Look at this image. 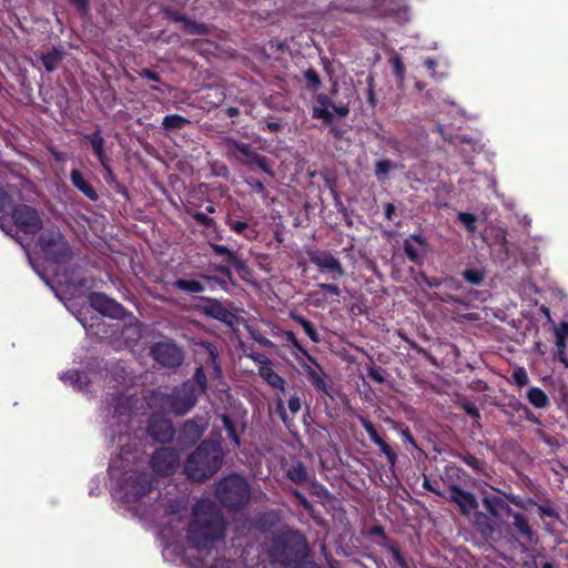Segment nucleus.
<instances>
[{
	"mask_svg": "<svg viewBox=\"0 0 568 568\" xmlns=\"http://www.w3.org/2000/svg\"><path fill=\"white\" fill-rule=\"evenodd\" d=\"M222 517L211 500H201L193 509L187 538L196 548H210L223 536Z\"/></svg>",
	"mask_w": 568,
	"mask_h": 568,
	"instance_id": "1",
	"label": "nucleus"
},
{
	"mask_svg": "<svg viewBox=\"0 0 568 568\" xmlns=\"http://www.w3.org/2000/svg\"><path fill=\"white\" fill-rule=\"evenodd\" d=\"M132 453L124 448L121 449L120 457L113 459L110 465V473L113 477L120 471H124L120 481L121 498L126 503H134L145 496L152 487L151 480L146 474L138 473L135 469H129L138 459L131 456Z\"/></svg>",
	"mask_w": 568,
	"mask_h": 568,
	"instance_id": "2",
	"label": "nucleus"
},
{
	"mask_svg": "<svg viewBox=\"0 0 568 568\" xmlns=\"http://www.w3.org/2000/svg\"><path fill=\"white\" fill-rule=\"evenodd\" d=\"M222 449L216 443H202L189 457L185 473L189 478L201 481L212 476L221 466Z\"/></svg>",
	"mask_w": 568,
	"mask_h": 568,
	"instance_id": "3",
	"label": "nucleus"
},
{
	"mask_svg": "<svg viewBox=\"0 0 568 568\" xmlns=\"http://www.w3.org/2000/svg\"><path fill=\"white\" fill-rule=\"evenodd\" d=\"M483 505L488 514L475 513V525L485 536H493L500 529L499 516L503 511L511 514L509 505L500 497L485 494Z\"/></svg>",
	"mask_w": 568,
	"mask_h": 568,
	"instance_id": "4",
	"label": "nucleus"
},
{
	"mask_svg": "<svg viewBox=\"0 0 568 568\" xmlns=\"http://www.w3.org/2000/svg\"><path fill=\"white\" fill-rule=\"evenodd\" d=\"M216 494L226 507H240L250 497L247 483L240 476H231L220 481Z\"/></svg>",
	"mask_w": 568,
	"mask_h": 568,
	"instance_id": "5",
	"label": "nucleus"
},
{
	"mask_svg": "<svg viewBox=\"0 0 568 568\" xmlns=\"http://www.w3.org/2000/svg\"><path fill=\"white\" fill-rule=\"evenodd\" d=\"M197 396L194 383H184L174 390L172 397L166 398L163 395H155L153 400L155 403L165 402V409L168 412L183 415L195 405Z\"/></svg>",
	"mask_w": 568,
	"mask_h": 568,
	"instance_id": "6",
	"label": "nucleus"
},
{
	"mask_svg": "<svg viewBox=\"0 0 568 568\" xmlns=\"http://www.w3.org/2000/svg\"><path fill=\"white\" fill-rule=\"evenodd\" d=\"M39 245L49 261L54 263L67 262L72 256V251L59 232H45L39 239Z\"/></svg>",
	"mask_w": 568,
	"mask_h": 568,
	"instance_id": "7",
	"label": "nucleus"
},
{
	"mask_svg": "<svg viewBox=\"0 0 568 568\" xmlns=\"http://www.w3.org/2000/svg\"><path fill=\"white\" fill-rule=\"evenodd\" d=\"M17 226L24 233L34 234L42 227V220L38 212L29 205H20L12 212Z\"/></svg>",
	"mask_w": 568,
	"mask_h": 568,
	"instance_id": "8",
	"label": "nucleus"
},
{
	"mask_svg": "<svg viewBox=\"0 0 568 568\" xmlns=\"http://www.w3.org/2000/svg\"><path fill=\"white\" fill-rule=\"evenodd\" d=\"M372 11L376 18L393 20L397 23L407 20V8L397 0H377Z\"/></svg>",
	"mask_w": 568,
	"mask_h": 568,
	"instance_id": "9",
	"label": "nucleus"
},
{
	"mask_svg": "<svg viewBox=\"0 0 568 568\" xmlns=\"http://www.w3.org/2000/svg\"><path fill=\"white\" fill-rule=\"evenodd\" d=\"M154 359L162 366L175 367L183 361L182 351L173 343H158L152 348Z\"/></svg>",
	"mask_w": 568,
	"mask_h": 568,
	"instance_id": "10",
	"label": "nucleus"
},
{
	"mask_svg": "<svg viewBox=\"0 0 568 568\" xmlns=\"http://www.w3.org/2000/svg\"><path fill=\"white\" fill-rule=\"evenodd\" d=\"M310 258L321 272L328 273L332 280H337L345 274L341 262L328 252H315Z\"/></svg>",
	"mask_w": 568,
	"mask_h": 568,
	"instance_id": "11",
	"label": "nucleus"
},
{
	"mask_svg": "<svg viewBox=\"0 0 568 568\" xmlns=\"http://www.w3.org/2000/svg\"><path fill=\"white\" fill-rule=\"evenodd\" d=\"M179 460L180 457L174 449L162 447L154 454L152 466L158 474L169 475L178 467Z\"/></svg>",
	"mask_w": 568,
	"mask_h": 568,
	"instance_id": "12",
	"label": "nucleus"
},
{
	"mask_svg": "<svg viewBox=\"0 0 568 568\" xmlns=\"http://www.w3.org/2000/svg\"><path fill=\"white\" fill-rule=\"evenodd\" d=\"M90 305L102 315L119 318L123 315V308L115 301L109 298L104 294L94 293L89 297Z\"/></svg>",
	"mask_w": 568,
	"mask_h": 568,
	"instance_id": "13",
	"label": "nucleus"
},
{
	"mask_svg": "<svg viewBox=\"0 0 568 568\" xmlns=\"http://www.w3.org/2000/svg\"><path fill=\"white\" fill-rule=\"evenodd\" d=\"M163 13L168 20H171L173 22H182L183 27H184V31L190 34H197V36L210 34V28L205 23H201V22L191 20L185 14H183L176 10L164 9Z\"/></svg>",
	"mask_w": 568,
	"mask_h": 568,
	"instance_id": "14",
	"label": "nucleus"
},
{
	"mask_svg": "<svg viewBox=\"0 0 568 568\" xmlns=\"http://www.w3.org/2000/svg\"><path fill=\"white\" fill-rule=\"evenodd\" d=\"M448 499L455 503L463 515L468 516L477 508V500L475 496L468 491L462 490L460 488L453 486L449 488Z\"/></svg>",
	"mask_w": 568,
	"mask_h": 568,
	"instance_id": "15",
	"label": "nucleus"
},
{
	"mask_svg": "<svg viewBox=\"0 0 568 568\" xmlns=\"http://www.w3.org/2000/svg\"><path fill=\"white\" fill-rule=\"evenodd\" d=\"M150 435L158 442H168L173 437V427L170 420L163 416H154L148 427Z\"/></svg>",
	"mask_w": 568,
	"mask_h": 568,
	"instance_id": "16",
	"label": "nucleus"
},
{
	"mask_svg": "<svg viewBox=\"0 0 568 568\" xmlns=\"http://www.w3.org/2000/svg\"><path fill=\"white\" fill-rule=\"evenodd\" d=\"M204 312L209 316L230 326L233 325L236 321V315L216 300L209 301V303L204 306Z\"/></svg>",
	"mask_w": 568,
	"mask_h": 568,
	"instance_id": "17",
	"label": "nucleus"
},
{
	"mask_svg": "<svg viewBox=\"0 0 568 568\" xmlns=\"http://www.w3.org/2000/svg\"><path fill=\"white\" fill-rule=\"evenodd\" d=\"M186 513V508L182 501H180L176 506H172L170 511L166 515V519L163 523V529L161 534L163 537L169 538L172 532L180 529L182 518Z\"/></svg>",
	"mask_w": 568,
	"mask_h": 568,
	"instance_id": "18",
	"label": "nucleus"
},
{
	"mask_svg": "<svg viewBox=\"0 0 568 568\" xmlns=\"http://www.w3.org/2000/svg\"><path fill=\"white\" fill-rule=\"evenodd\" d=\"M64 54H65V52L61 47L60 48L53 47L49 52L41 53L39 58H40L44 69L48 72H53L60 65L61 61L64 58Z\"/></svg>",
	"mask_w": 568,
	"mask_h": 568,
	"instance_id": "19",
	"label": "nucleus"
},
{
	"mask_svg": "<svg viewBox=\"0 0 568 568\" xmlns=\"http://www.w3.org/2000/svg\"><path fill=\"white\" fill-rule=\"evenodd\" d=\"M404 250L407 256L416 262L425 253V242L418 235H412L404 242Z\"/></svg>",
	"mask_w": 568,
	"mask_h": 568,
	"instance_id": "20",
	"label": "nucleus"
},
{
	"mask_svg": "<svg viewBox=\"0 0 568 568\" xmlns=\"http://www.w3.org/2000/svg\"><path fill=\"white\" fill-rule=\"evenodd\" d=\"M258 374L273 388L284 392L285 381L274 372L270 362L260 366Z\"/></svg>",
	"mask_w": 568,
	"mask_h": 568,
	"instance_id": "21",
	"label": "nucleus"
},
{
	"mask_svg": "<svg viewBox=\"0 0 568 568\" xmlns=\"http://www.w3.org/2000/svg\"><path fill=\"white\" fill-rule=\"evenodd\" d=\"M132 410V399L130 397H120L114 404V418L119 423H126L130 419Z\"/></svg>",
	"mask_w": 568,
	"mask_h": 568,
	"instance_id": "22",
	"label": "nucleus"
},
{
	"mask_svg": "<svg viewBox=\"0 0 568 568\" xmlns=\"http://www.w3.org/2000/svg\"><path fill=\"white\" fill-rule=\"evenodd\" d=\"M317 102L324 106H329L333 111V114L338 116H346L349 113V104L348 102H334L325 94H320L317 97Z\"/></svg>",
	"mask_w": 568,
	"mask_h": 568,
	"instance_id": "23",
	"label": "nucleus"
},
{
	"mask_svg": "<svg viewBox=\"0 0 568 568\" xmlns=\"http://www.w3.org/2000/svg\"><path fill=\"white\" fill-rule=\"evenodd\" d=\"M71 181H72L73 185L78 190H80L83 194H85L89 199H91V200L97 199V193L94 192L92 186L85 181V179L83 178V175L81 174L80 171L73 170L71 172Z\"/></svg>",
	"mask_w": 568,
	"mask_h": 568,
	"instance_id": "24",
	"label": "nucleus"
},
{
	"mask_svg": "<svg viewBox=\"0 0 568 568\" xmlns=\"http://www.w3.org/2000/svg\"><path fill=\"white\" fill-rule=\"evenodd\" d=\"M527 397L530 404L537 408H544L549 404L547 395L538 387H531L527 393Z\"/></svg>",
	"mask_w": 568,
	"mask_h": 568,
	"instance_id": "25",
	"label": "nucleus"
},
{
	"mask_svg": "<svg viewBox=\"0 0 568 568\" xmlns=\"http://www.w3.org/2000/svg\"><path fill=\"white\" fill-rule=\"evenodd\" d=\"M186 123H189V120L180 114H169L164 116L162 121V125L165 130L181 129Z\"/></svg>",
	"mask_w": 568,
	"mask_h": 568,
	"instance_id": "26",
	"label": "nucleus"
},
{
	"mask_svg": "<svg viewBox=\"0 0 568 568\" xmlns=\"http://www.w3.org/2000/svg\"><path fill=\"white\" fill-rule=\"evenodd\" d=\"M173 285L189 293H201L204 291L203 284L194 280H178Z\"/></svg>",
	"mask_w": 568,
	"mask_h": 568,
	"instance_id": "27",
	"label": "nucleus"
},
{
	"mask_svg": "<svg viewBox=\"0 0 568 568\" xmlns=\"http://www.w3.org/2000/svg\"><path fill=\"white\" fill-rule=\"evenodd\" d=\"M510 516H513L514 518V526L517 528V530L523 535V536H526L528 538L531 537V529L526 520V518L520 515V514H517V513H514L511 510V514H509Z\"/></svg>",
	"mask_w": 568,
	"mask_h": 568,
	"instance_id": "28",
	"label": "nucleus"
},
{
	"mask_svg": "<svg viewBox=\"0 0 568 568\" xmlns=\"http://www.w3.org/2000/svg\"><path fill=\"white\" fill-rule=\"evenodd\" d=\"M306 373H307V377L310 379V382L318 389V390H322L324 393L327 392V385H326V382L324 381V378L321 376V374L312 368L311 366H307L306 367Z\"/></svg>",
	"mask_w": 568,
	"mask_h": 568,
	"instance_id": "29",
	"label": "nucleus"
},
{
	"mask_svg": "<svg viewBox=\"0 0 568 568\" xmlns=\"http://www.w3.org/2000/svg\"><path fill=\"white\" fill-rule=\"evenodd\" d=\"M304 79L306 81V87L313 91H316L321 87V78L317 71L313 68L307 69L304 72Z\"/></svg>",
	"mask_w": 568,
	"mask_h": 568,
	"instance_id": "30",
	"label": "nucleus"
},
{
	"mask_svg": "<svg viewBox=\"0 0 568 568\" xmlns=\"http://www.w3.org/2000/svg\"><path fill=\"white\" fill-rule=\"evenodd\" d=\"M389 62L392 64L394 75L399 81H403L405 79L406 69L400 55L395 54L394 57L390 58Z\"/></svg>",
	"mask_w": 568,
	"mask_h": 568,
	"instance_id": "31",
	"label": "nucleus"
},
{
	"mask_svg": "<svg viewBox=\"0 0 568 568\" xmlns=\"http://www.w3.org/2000/svg\"><path fill=\"white\" fill-rule=\"evenodd\" d=\"M187 383H194L196 387V394L203 393L206 388V376L202 367H199L194 374V381Z\"/></svg>",
	"mask_w": 568,
	"mask_h": 568,
	"instance_id": "32",
	"label": "nucleus"
},
{
	"mask_svg": "<svg viewBox=\"0 0 568 568\" xmlns=\"http://www.w3.org/2000/svg\"><path fill=\"white\" fill-rule=\"evenodd\" d=\"M61 378L69 381L72 385L77 386L78 388L87 386V381L79 372L75 371L64 374Z\"/></svg>",
	"mask_w": 568,
	"mask_h": 568,
	"instance_id": "33",
	"label": "nucleus"
},
{
	"mask_svg": "<svg viewBox=\"0 0 568 568\" xmlns=\"http://www.w3.org/2000/svg\"><path fill=\"white\" fill-rule=\"evenodd\" d=\"M514 383L518 386H525L529 383V377L524 367H517L511 374Z\"/></svg>",
	"mask_w": 568,
	"mask_h": 568,
	"instance_id": "34",
	"label": "nucleus"
},
{
	"mask_svg": "<svg viewBox=\"0 0 568 568\" xmlns=\"http://www.w3.org/2000/svg\"><path fill=\"white\" fill-rule=\"evenodd\" d=\"M394 168L393 163L388 160H381L376 163V176L382 180Z\"/></svg>",
	"mask_w": 568,
	"mask_h": 568,
	"instance_id": "35",
	"label": "nucleus"
},
{
	"mask_svg": "<svg viewBox=\"0 0 568 568\" xmlns=\"http://www.w3.org/2000/svg\"><path fill=\"white\" fill-rule=\"evenodd\" d=\"M12 199L8 195L7 192L0 189V212L12 214Z\"/></svg>",
	"mask_w": 568,
	"mask_h": 568,
	"instance_id": "36",
	"label": "nucleus"
},
{
	"mask_svg": "<svg viewBox=\"0 0 568 568\" xmlns=\"http://www.w3.org/2000/svg\"><path fill=\"white\" fill-rule=\"evenodd\" d=\"M374 87H375L374 78L373 77H368L367 78L366 100H367V103L369 104V106L372 109H374L376 106V104H377Z\"/></svg>",
	"mask_w": 568,
	"mask_h": 568,
	"instance_id": "37",
	"label": "nucleus"
},
{
	"mask_svg": "<svg viewBox=\"0 0 568 568\" xmlns=\"http://www.w3.org/2000/svg\"><path fill=\"white\" fill-rule=\"evenodd\" d=\"M464 278L471 284L478 285L481 283L484 274L479 270H466L464 272Z\"/></svg>",
	"mask_w": 568,
	"mask_h": 568,
	"instance_id": "38",
	"label": "nucleus"
},
{
	"mask_svg": "<svg viewBox=\"0 0 568 568\" xmlns=\"http://www.w3.org/2000/svg\"><path fill=\"white\" fill-rule=\"evenodd\" d=\"M376 445L379 447L381 452L387 457L389 464L394 465L396 463L397 456L395 452L390 448V446L386 444L383 439H381Z\"/></svg>",
	"mask_w": 568,
	"mask_h": 568,
	"instance_id": "39",
	"label": "nucleus"
},
{
	"mask_svg": "<svg viewBox=\"0 0 568 568\" xmlns=\"http://www.w3.org/2000/svg\"><path fill=\"white\" fill-rule=\"evenodd\" d=\"M361 423L363 425V427L365 428V430L367 432V434L369 435V438L375 443L377 444L382 438L379 437V435L377 434L374 425L372 422H369L368 419L366 418H361Z\"/></svg>",
	"mask_w": 568,
	"mask_h": 568,
	"instance_id": "40",
	"label": "nucleus"
},
{
	"mask_svg": "<svg viewBox=\"0 0 568 568\" xmlns=\"http://www.w3.org/2000/svg\"><path fill=\"white\" fill-rule=\"evenodd\" d=\"M458 220L468 229L469 232H475L476 217L470 213H459Z\"/></svg>",
	"mask_w": 568,
	"mask_h": 568,
	"instance_id": "41",
	"label": "nucleus"
},
{
	"mask_svg": "<svg viewBox=\"0 0 568 568\" xmlns=\"http://www.w3.org/2000/svg\"><path fill=\"white\" fill-rule=\"evenodd\" d=\"M329 109H331L329 106H324V105H323V108H315L314 116H316L318 119H323L326 122H329V121H332L333 115H334Z\"/></svg>",
	"mask_w": 568,
	"mask_h": 568,
	"instance_id": "42",
	"label": "nucleus"
},
{
	"mask_svg": "<svg viewBox=\"0 0 568 568\" xmlns=\"http://www.w3.org/2000/svg\"><path fill=\"white\" fill-rule=\"evenodd\" d=\"M74 6L81 16H87L90 11L89 0H69Z\"/></svg>",
	"mask_w": 568,
	"mask_h": 568,
	"instance_id": "43",
	"label": "nucleus"
},
{
	"mask_svg": "<svg viewBox=\"0 0 568 568\" xmlns=\"http://www.w3.org/2000/svg\"><path fill=\"white\" fill-rule=\"evenodd\" d=\"M139 75L143 79H148L156 83H162V78L160 74L151 69H142L139 71Z\"/></svg>",
	"mask_w": 568,
	"mask_h": 568,
	"instance_id": "44",
	"label": "nucleus"
},
{
	"mask_svg": "<svg viewBox=\"0 0 568 568\" xmlns=\"http://www.w3.org/2000/svg\"><path fill=\"white\" fill-rule=\"evenodd\" d=\"M298 323L302 325L304 332L314 341L317 342V334L312 324L303 317L298 318Z\"/></svg>",
	"mask_w": 568,
	"mask_h": 568,
	"instance_id": "45",
	"label": "nucleus"
},
{
	"mask_svg": "<svg viewBox=\"0 0 568 568\" xmlns=\"http://www.w3.org/2000/svg\"><path fill=\"white\" fill-rule=\"evenodd\" d=\"M556 338H568V323L561 322L554 327Z\"/></svg>",
	"mask_w": 568,
	"mask_h": 568,
	"instance_id": "46",
	"label": "nucleus"
},
{
	"mask_svg": "<svg viewBox=\"0 0 568 568\" xmlns=\"http://www.w3.org/2000/svg\"><path fill=\"white\" fill-rule=\"evenodd\" d=\"M438 65V62L436 59L434 58H430V57H427L425 60H424V67L430 72L432 77L437 80L438 77H437V72H436V68Z\"/></svg>",
	"mask_w": 568,
	"mask_h": 568,
	"instance_id": "47",
	"label": "nucleus"
},
{
	"mask_svg": "<svg viewBox=\"0 0 568 568\" xmlns=\"http://www.w3.org/2000/svg\"><path fill=\"white\" fill-rule=\"evenodd\" d=\"M230 262L242 274H247L248 273V268H247L246 263L243 260H241L236 254H234V256H232Z\"/></svg>",
	"mask_w": 568,
	"mask_h": 568,
	"instance_id": "48",
	"label": "nucleus"
},
{
	"mask_svg": "<svg viewBox=\"0 0 568 568\" xmlns=\"http://www.w3.org/2000/svg\"><path fill=\"white\" fill-rule=\"evenodd\" d=\"M213 251L219 255H224L230 261L232 256H234V252L230 251L227 247L220 245V244H213L212 245Z\"/></svg>",
	"mask_w": 568,
	"mask_h": 568,
	"instance_id": "49",
	"label": "nucleus"
},
{
	"mask_svg": "<svg viewBox=\"0 0 568 568\" xmlns=\"http://www.w3.org/2000/svg\"><path fill=\"white\" fill-rule=\"evenodd\" d=\"M222 419H223V424H224L225 428L229 432L230 437L233 438L236 444H239L237 435H236L234 428L231 425L230 418L227 416H223Z\"/></svg>",
	"mask_w": 568,
	"mask_h": 568,
	"instance_id": "50",
	"label": "nucleus"
},
{
	"mask_svg": "<svg viewBox=\"0 0 568 568\" xmlns=\"http://www.w3.org/2000/svg\"><path fill=\"white\" fill-rule=\"evenodd\" d=\"M288 408L292 414H296L301 409V399L297 396H292L288 399Z\"/></svg>",
	"mask_w": 568,
	"mask_h": 568,
	"instance_id": "51",
	"label": "nucleus"
},
{
	"mask_svg": "<svg viewBox=\"0 0 568 568\" xmlns=\"http://www.w3.org/2000/svg\"><path fill=\"white\" fill-rule=\"evenodd\" d=\"M430 130L433 133H437L439 136H442L445 142H452V138L445 135L444 126L442 124H432Z\"/></svg>",
	"mask_w": 568,
	"mask_h": 568,
	"instance_id": "52",
	"label": "nucleus"
},
{
	"mask_svg": "<svg viewBox=\"0 0 568 568\" xmlns=\"http://www.w3.org/2000/svg\"><path fill=\"white\" fill-rule=\"evenodd\" d=\"M318 287L323 291H326L331 294H334V295H339L341 291L339 288L336 286V285H333V284H324V283H321L318 284Z\"/></svg>",
	"mask_w": 568,
	"mask_h": 568,
	"instance_id": "53",
	"label": "nucleus"
},
{
	"mask_svg": "<svg viewBox=\"0 0 568 568\" xmlns=\"http://www.w3.org/2000/svg\"><path fill=\"white\" fill-rule=\"evenodd\" d=\"M464 408L467 412V414L470 415L471 417L479 418L478 409L475 406H473L471 404L464 405Z\"/></svg>",
	"mask_w": 568,
	"mask_h": 568,
	"instance_id": "54",
	"label": "nucleus"
},
{
	"mask_svg": "<svg viewBox=\"0 0 568 568\" xmlns=\"http://www.w3.org/2000/svg\"><path fill=\"white\" fill-rule=\"evenodd\" d=\"M103 144H93V150L95 155L100 159L101 163L105 166L104 160H103Z\"/></svg>",
	"mask_w": 568,
	"mask_h": 568,
	"instance_id": "55",
	"label": "nucleus"
},
{
	"mask_svg": "<svg viewBox=\"0 0 568 568\" xmlns=\"http://www.w3.org/2000/svg\"><path fill=\"white\" fill-rule=\"evenodd\" d=\"M231 226L235 232L241 233L247 227V224L245 222L236 221V222H233L231 224Z\"/></svg>",
	"mask_w": 568,
	"mask_h": 568,
	"instance_id": "56",
	"label": "nucleus"
},
{
	"mask_svg": "<svg viewBox=\"0 0 568 568\" xmlns=\"http://www.w3.org/2000/svg\"><path fill=\"white\" fill-rule=\"evenodd\" d=\"M465 460L473 468H475V469H479L480 468V462L476 457L468 456Z\"/></svg>",
	"mask_w": 568,
	"mask_h": 568,
	"instance_id": "57",
	"label": "nucleus"
},
{
	"mask_svg": "<svg viewBox=\"0 0 568 568\" xmlns=\"http://www.w3.org/2000/svg\"><path fill=\"white\" fill-rule=\"evenodd\" d=\"M304 476H305V471L301 467L294 469V471L292 473V478L295 480H301L304 478Z\"/></svg>",
	"mask_w": 568,
	"mask_h": 568,
	"instance_id": "58",
	"label": "nucleus"
},
{
	"mask_svg": "<svg viewBox=\"0 0 568 568\" xmlns=\"http://www.w3.org/2000/svg\"><path fill=\"white\" fill-rule=\"evenodd\" d=\"M556 345L558 348V353L562 355L566 349V339L565 338H556Z\"/></svg>",
	"mask_w": 568,
	"mask_h": 568,
	"instance_id": "59",
	"label": "nucleus"
},
{
	"mask_svg": "<svg viewBox=\"0 0 568 568\" xmlns=\"http://www.w3.org/2000/svg\"><path fill=\"white\" fill-rule=\"evenodd\" d=\"M369 376H371L373 379H375V381H377V382H379V383L384 382V377L382 376V374H381L378 371L372 369V371L369 372Z\"/></svg>",
	"mask_w": 568,
	"mask_h": 568,
	"instance_id": "60",
	"label": "nucleus"
},
{
	"mask_svg": "<svg viewBox=\"0 0 568 568\" xmlns=\"http://www.w3.org/2000/svg\"><path fill=\"white\" fill-rule=\"evenodd\" d=\"M394 212H395V206L393 204H390V203L387 204L386 205V212H385L386 213V217L387 219H392V215L394 214Z\"/></svg>",
	"mask_w": 568,
	"mask_h": 568,
	"instance_id": "61",
	"label": "nucleus"
},
{
	"mask_svg": "<svg viewBox=\"0 0 568 568\" xmlns=\"http://www.w3.org/2000/svg\"><path fill=\"white\" fill-rule=\"evenodd\" d=\"M226 113L230 115V116H236L240 114V111L237 108H234V106H231L226 110Z\"/></svg>",
	"mask_w": 568,
	"mask_h": 568,
	"instance_id": "62",
	"label": "nucleus"
},
{
	"mask_svg": "<svg viewBox=\"0 0 568 568\" xmlns=\"http://www.w3.org/2000/svg\"><path fill=\"white\" fill-rule=\"evenodd\" d=\"M280 124L276 123V122H268L267 123V128L272 131V132H276L278 129H280Z\"/></svg>",
	"mask_w": 568,
	"mask_h": 568,
	"instance_id": "63",
	"label": "nucleus"
},
{
	"mask_svg": "<svg viewBox=\"0 0 568 568\" xmlns=\"http://www.w3.org/2000/svg\"><path fill=\"white\" fill-rule=\"evenodd\" d=\"M219 271H220L221 273H223V274L227 275V276H230V274H231V272H230L229 267H225V266L220 267V268H219Z\"/></svg>",
	"mask_w": 568,
	"mask_h": 568,
	"instance_id": "64",
	"label": "nucleus"
}]
</instances>
